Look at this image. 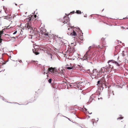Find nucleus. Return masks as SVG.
Segmentation results:
<instances>
[{"mask_svg": "<svg viewBox=\"0 0 128 128\" xmlns=\"http://www.w3.org/2000/svg\"><path fill=\"white\" fill-rule=\"evenodd\" d=\"M121 28L122 29H124L125 28H124L123 26Z\"/></svg>", "mask_w": 128, "mask_h": 128, "instance_id": "obj_33", "label": "nucleus"}, {"mask_svg": "<svg viewBox=\"0 0 128 128\" xmlns=\"http://www.w3.org/2000/svg\"><path fill=\"white\" fill-rule=\"evenodd\" d=\"M4 18L5 19L8 20L10 19V17L9 16H4Z\"/></svg>", "mask_w": 128, "mask_h": 128, "instance_id": "obj_20", "label": "nucleus"}, {"mask_svg": "<svg viewBox=\"0 0 128 128\" xmlns=\"http://www.w3.org/2000/svg\"><path fill=\"white\" fill-rule=\"evenodd\" d=\"M52 80L51 78H50L48 80V82L49 83H51L52 82Z\"/></svg>", "mask_w": 128, "mask_h": 128, "instance_id": "obj_24", "label": "nucleus"}, {"mask_svg": "<svg viewBox=\"0 0 128 128\" xmlns=\"http://www.w3.org/2000/svg\"><path fill=\"white\" fill-rule=\"evenodd\" d=\"M13 38H15V37H13Z\"/></svg>", "mask_w": 128, "mask_h": 128, "instance_id": "obj_40", "label": "nucleus"}, {"mask_svg": "<svg viewBox=\"0 0 128 128\" xmlns=\"http://www.w3.org/2000/svg\"><path fill=\"white\" fill-rule=\"evenodd\" d=\"M98 46L99 48H100V49H102L105 46L104 45V44H103L102 45V46L99 45Z\"/></svg>", "mask_w": 128, "mask_h": 128, "instance_id": "obj_18", "label": "nucleus"}, {"mask_svg": "<svg viewBox=\"0 0 128 128\" xmlns=\"http://www.w3.org/2000/svg\"><path fill=\"white\" fill-rule=\"evenodd\" d=\"M124 51H122V56H124L125 55V54H124Z\"/></svg>", "mask_w": 128, "mask_h": 128, "instance_id": "obj_27", "label": "nucleus"}, {"mask_svg": "<svg viewBox=\"0 0 128 128\" xmlns=\"http://www.w3.org/2000/svg\"><path fill=\"white\" fill-rule=\"evenodd\" d=\"M105 72H106L107 73H109L110 72L111 70V69H110L108 67H106V68H105Z\"/></svg>", "mask_w": 128, "mask_h": 128, "instance_id": "obj_11", "label": "nucleus"}, {"mask_svg": "<svg viewBox=\"0 0 128 128\" xmlns=\"http://www.w3.org/2000/svg\"><path fill=\"white\" fill-rule=\"evenodd\" d=\"M71 13H75L74 11H73L72 12H71Z\"/></svg>", "mask_w": 128, "mask_h": 128, "instance_id": "obj_32", "label": "nucleus"}, {"mask_svg": "<svg viewBox=\"0 0 128 128\" xmlns=\"http://www.w3.org/2000/svg\"><path fill=\"white\" fill-rule=\"evenodd\" d=\"M70 29H71V30H72V28H68V30H69Z\"/></svg>", "mask_w": 128, "mask_h": 128, "instance_id": "obj_34", "label": "nucleus"}, {"mask_svg": "<svg viewBox=\"0 0 128 128\" xmlns=\"http://www.w3.org/2000/svg\"><path fill=\"white\" fill-rule=\"evenodd\" d=\"M109 96L112 95V94L113 96L114 95V92L112 91H110L109 92Z\"/></svg>", "mask_w": 128, "mask_h": 128, "instance_id": "obj_17", "label": "nucleus"}, {"mask_svg": "<svg viewBox=\"0 0 128 128\" xmlns=\"http://www.w3.org/2000/svg\"><path fill=\"white\" fill-rule=\"evenodd\" d=\"M72 49V51L73 52H74L75 51V49L74 48V47H72L71 49Z\"/></svg>", "mask_w": 128, "mask_h": 128, "instance_id": "obj_23", "label": "nucleus"}, {"mask_svg": "<svg viewBox=\"0 0 128 128\" xmlns=\"http://www.w3.org/2000/svg\"><path fill=\"white\" fill-rule=\"evenodd\" d=\"M27 20L28 22H30L31 20V18L29 17V18L27 19Z\"/></svg>", "mask_w": 128, "mask_h": 128, "instance_id": "obj_22", "label": "nucleus"}, {"mask_svg": "<svg viewBox=\"0 0 128 128\" xmlns=\"http://www.w3.org/2000/svg\"><path fill=\"white\" fill-rule=\"evenodd\" d=\"M92 58V56L89 50L87 51L83 57L84 60H88L91 59Z\"/></svg>", "mask_w": 128, "mask_h": 128, "instance_id": "obj_2", "label": "nucleus"}, {"mask_svg": "<svg viewBox=\"0 0 128 128\" xmlns=\"http://www.w3.org/2000/svg\"><path fill=\"white\" fill-rule=\"evenodd\" d=\"M123 118V117H120V118H117V120H118L119 119H122V118Z\"/></svg>", "mask_w": 128, "mask_h": 128, "instance_id": "obj_26", "label": "nucleus"}, {"mask_svg": "<svg viewBox=\"0 0 128 128\" xmlns=\"http://www.w3.org/2000/svg\"><path fill=\"white\" fill-rule=\"evenodd\" d=\"M105 39L104 38H102L101 39V40H102L103 41H104V40Z\"/></svg>", "mask_w": 128, "mask_h": 128, "instance_id": "obj_29", "label": "nucleus"}, {"mask_svg": "<svg viewBox=\"0 0 128 128\" xmlns=\"http://www.w3.org/2000/svg\"><path fill=\"white\" fill-rule=\"evenodd\" d=\"M42 36L44 40H48L49 38L48 34L44 33L42 34Z\"/></svg>", "mask_w": 128, "mask_h": 128, "instance_id": "obj_5", "label": "nucleus"}, {"mask_svg": "<svg viewBox=\"0 0 128 128\" xmlns=\"http://www.w3.org/2000/svg\"><path fill=\"white\" fill-rule=\"evenodd\" d=\"M17 31H15L13 33V34H16L17 33Z\"/></svg>", "mask_w": 128, "mask_h": 128, "instance_id": "obj_30", "label": "nucleus"}, {"mask_svg": "<svg viewBox=\"0 0 128 128\" xmlns=\"http://www.w3.org/2000/svg\"><path fill=\"white\" fill-rule=\"evenodd\" d=\"M121 126L122 128H125L126 124L124 123H122L121 124Z\"/></svg>", "mask_w": 128, "mask_h": 128, "instance_id": "obj_16", "label": "nucleus"}, {"mask_svg": "<svg viewBox=\"0 0 128 128\" xmlns=\"http://www.w3.org/2000/svg\"><path fill=\"white\" fill-rule=\"evenodd\" d=\"M100 84H106V81L104 77H102L100 79Z\"/></svg>", "mask_w": 128, "mask_h": 128, "instance_id": "obj_10", "label": "nucleus"}, {"mask_svg": "<svg viewBox=\"0 0 128 128\" xmlns=\"http://www.w3.org/2000/svg\"><path fill=\"white\" fill-rule=\"evenodd\" d=\"M16 4V6H17V4Z\"/></svg>", "mask_w": 128, "mask_h": 128, "instance_id": "obj_39", "label": "nucleus"}, {"mask_svg": "<svg viewBox=\"0 0 128 128\" xmlns=\"http://www.w3.org/2000/svg\"><path fill=\"white\" fill-rule=\"evenodd\" d=\"M111 61L113 63L114 65V64L116 66H119L121 64V62L120 61L117 62L113 60H111Z\"/></svg>", "mask_w": 128, "mask_h": 128, "instance_id": "obj_6", "label": "nucleus"}, {"mask_svg": "<svg viewBox=\"0 0 128 128\" xmlns=\"http://www.w3.org/2000/svg\"><path fill=\"white\" fill-rule=\"evenodd\" d=\"M24 28L26 30H28L29 29H31L32 28L30 24L29 23L25 24V26H24Z\"/></svg>", "mask_w": 128, "mask_h": 128, "instance_id": "obj_7", "label": "nucleus"}, {"mask_svg": "<svg viewBox=\"0 0 128 128\" xmlns=\"http://www.w3.org/2000/svg\"><path fill=\"white\" fill-rule=\"evenodd\" d=\"M4 62L2 58L0 57V66L2 65L5 64L4 63Z\"/></svg>", "mask_w": 128, "mask_h": 128, "instance_id": "obj_12", "label": "nucleus"}, {"mask_svg": "<svg viewBox=\"0 0 128 128\" xmlns=\"http://www.w3.org/2000/svg\"><path fill=\"white\" fill-rule=\"evenodd\" d=\"M76 86L78 88V89L82 90L84 88V83L82 82H79L78 83L76 84Z\"/></svg>", "mask_w": 128, "mask_h": 128, "instance_id": "obj_3", "label": "nucleus"}, {"mask_svg": "<svg viewBox=\"0 0 128 128\" xmlns=\"http://www.w3.org/2000/svg\"><path fill=\"white\" fill-rule=\"evenodd\" d=\"M123 18V19H125V18Z\"/></svg>", "mask_w": 128, "mask_h": 128, "instance_id": "obj_38", "label": "nucleus"}, {"mask_svg": "<svg viewBox=\"0 0 128 128\" xmlns=\"http://www.w3.org/2000/svg\"><path fill=\"white\" fill-rule=\"evenodd\" d=\"M33 52L36 55H37L39 54V52H37V49H32Z\"/></svg>", "mask_w": 128, "mask_h": 128, "instance_id": "obj_13", "label": "nucleus"}, {"mask_svg": "<svg viewBox=\"0 0 128 128\" xmlns=\"http://www.w3.org/2000/svg\"><path fill=\"white\" fill-rule=\"evenodd\" d=\"M76 12L78 14H81L82 13L81 11L79 10H77Z\"/></svg>", "mask_w": 128, "mask_h": 128, "instance_id": "obj_21", "label": "nucleus"}, {"mask_svg": "<svg viewBox=\"0 0 128 128\" xmlns=\"http://www.w3.org/2000/svg\"><path fill=\"white\" fill-rule=\"evenodd\" d=\"M72 68V67H68L67 68L68 69H69V70H70V69H71Z\"/></svg>", "mask_w": 128, "mask_h": 128, "instance_id": "obj_25", "label": "nucleus"}, {"mask_svg": "<svg viewBox=\"0 0 128 128\" xmlns=\"http://www.w3.org/2000/svg\"><path fill=\"white\" fill-rule=\"evenodd\" d=\"M88 113H89L90 114H91L92 113V112H91V113H89V112H88Z\"/></svg>", "mask_w": 128, "mask_h": 128, "instance_id": "obj_35", "label": "nucleus"}, {"mask_svg": "<svg viewBox=\"0 0 128 128\" xmlns=\"http://www.w3.org/2000/svg\"><path fill=\"white\" fill-rule=\"evenodd\" d=\"M90 46L88 48H89V49H90Z\"/></svg>", "mask_w": 128, "mask_h": 128, "instance_id": "obj_37", "label": "nucleus"}, {"mask_svg": "<svg viewBox=\"0 0 128 128\" xmlns=\"http://www.w3.org/2000/svg\"><path fill=\"white\" fill-rule=\"evenodd\" d=\"M48 70L52 73L53 72L54 74H56L57 72L56 69L55 68H48Z\"/></svg>", "mask_w": 128, "mask_h": 128, "instance_id": "obj_4", "label": "nucleus"}, {"mask_svg": "<svg viewBox=\"0 0 128 128\" xmlns=\"http://www.w3.org/2000/svg\"><path fill=\"white\" fill-rule=\"evenodd\" d=\"M92 74L93 78H97L100 76V72H98L96 69H94L92 72Z\"/></svg>", "mask_w": 128, "mask_h": 128, "instance_id": "obj_1", "label": "nucleus"}, {"mask_svg": "<svg viewBox=\"0 0 128 128\" xmlns=\"http://www.w3.org/2000/svg\"><path fill=\"white\" fill-rule=\"evenodd\" d=\"M34 17L35 18H36V15H34Z\"/></svg>", "mask_w": 128, "mask_h": 128, "instance_id": "obj_31", "label": "nucleus"}, {"mask_svg": "<svg viewBox=\"0 0 128 128\" xmlns=\"http://www.w3.org/2000/svg\"><path fill=\"white\" fill-rule=\"evenodd\" d=\"M111 60H109L108 62V64L109 67L110 69H112L113 68L114 64L111 61Z\"/></svg>", "mask_w": 128, "mask_h": 128, "instance_id": "obj_9", "label": "nucleus"}, {"mask_svg": "<svg viewBox=\"0 0 128 128\" xmlns=\"http://www.w3.org/2000/svg\"><path fill=\"white\" fill-rule=\"evenodd\" d=\"M15 103V104H18V103Z\"/></svg>", "mask_w": 128, "mask_h": 128, "instance_id": "obj_36", "label": "nucleus"}, {"mask_svg": "<svg viewBox=\"0 0 128 128\" xmlns=\"http://www.w3.org/2000/svg\"><path fill=\"white\" fill-rule=\"evenodd\" d=\"M86 16H84V17H86Z\"/></svg>", "mask_w": 128, "mask_h": 128, "instance_id": "obj_43", "label": "nucleus"}, {"mask_svg": "<svg viewBox=\"0 0 128 128\" xmlns=\"http://www.w3.org/2000/svg\"><path fill=\"white\" fill-rule=\"evenodd\" d=\"M93 124H94V122H93Z\"/></svg>", "mask_w": 128, "mask_h": 128, "instance_id": "obj_41", "label": "nucleus"}, {"mask_svg": "<svg viewBox=\"0 0 128 128\" xmlns=\"http://www.w3.org/2000/svg\"><path fill=\"white\" fill-rule=\"evenodd\" d=\"M98 84H99L100 83V80H98Z\"/></svg>", "mask_w": 128, "mask_h": 128, "instance_id": "obj_28", "label": "nucleus"}, {"mask_svg": "<svg viewBox=\"0 0 128 128\" xmlns=\"http://www.w3.org/2000/svg\"><path fill=\"white\" fill-rule=\"evenodd\" d=\"M80 99H81V97L80 98Z\"/></svg>", "mask_w": 128, "mask_h": 128, "instance_id": "obj_42", "label": "nucleus"}, {"mask_svg": "<svg viewBox=\"0 0 128 128\" xmlns=\"http://www.w3.org/2000/svg\"><path fill=\"white\" fill-rule=\"evenodd\" d=\"M3 32H4V31L3 30H2L1 31H0V39L1 40H0V42L1 43V42H2V40L1 38V35L3 33Z\"/></svg>", "mask_w": 128, "mask_h": 128, "instance_id": "obj_14", "label": "nucleus"}, {"mask_svg": "<svg viewBox=\"0 0 128 128\" xmlns=\"http://www.w3.org/2000/svg\"><path fill=\"white\" fill-rule=\"evenodd\" d=\"M69 21L68 17L67 16L64 17L63 19L62 20V21L63 23L64 24L67 23Z\"/></svg>", "mask_w": 128, "mask_h": 128, "instance_id": "obj_8", "label": "nucleus"}, {"mask_svg": "<svg viewBox=\"0 0 128 128\" xmlns=\"http://www.w3.org/2000/svg\"><path fill=\"white\" fill-rule=\"evenodd\" d=\"M105 68L104 67L102 68L100 71V72H103L104 73L105 72Z\"/></svg>", "mask_w": 128, "mask_h": 128, "instance_id": "obj_15", "label": "nucleus"}, {"mask_svg": "<svg viewBox=\"0 0 128 128\" xmlns=\"http://www.w3.org/2000/svg\"><path fill=\"white\" fill-rule=\"evenodd\" d=\"M71 34L74 36H76V32L74 30H73V32H72Z\"/></svg>", "mask_w": 128, "mask_h": 128, "instance_id": "obj_19", "label": "nucleus"}]
</instances>
